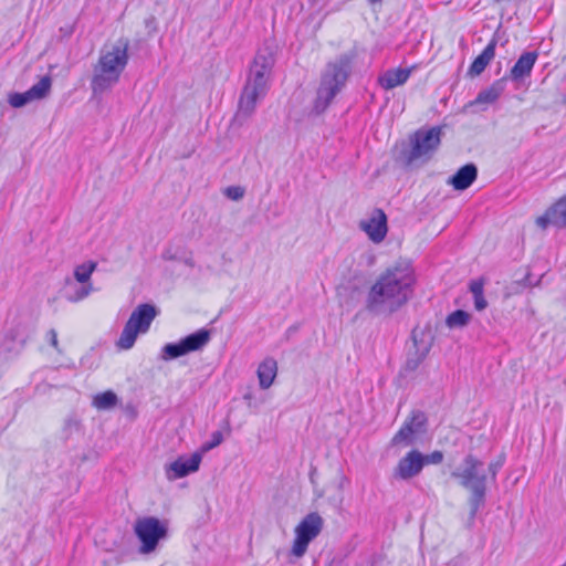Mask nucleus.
I'll use <instances>...</instances> for the list:
<instances>
[{"instance_id":"obj_7","label":"nucleus","mask_w":566,"mask_h":566,"mask_svg":"<svg viewBox=\"0 0 566 566\" xmlns=\"http://www.w3.org/2000/svg\"><path fill=\"white\" fill-rule=\"evenodd\" d=\"M441 142V128L431 127L429 129H419L411 137V149L407 155V163H426L438 149Z\"/></svg>"},{"instance_id":"obj_34","label":"nucleus","mask_w":566,"mask_h":566,"mask_svg":"<svg viewBox=\"0 0 566 566\" xmlns=\"http://www.w3.org/2000/svg\"><path fill=\"white\" fill-rule=\"evenodd\" d=\"M501 467H502V461H494L488 465V472H489L492 481L495 480L497 471L500 470Z\"/></svg>"},{"instance_id":"obj_27","label":"nucleus","mask_w":566,"mask_h":566,"mask_svg":"<svg viewBox=\"0 0 566 566\" xmlns=\"http://www.w3.org/2000/svg\"><path fill=\"white\" fill-rule=\"evenodd\" d=\"M557 214L554 206L549 207L544 214L536 218L535 223L538 228L545 230L549 224L558 228Z\"/></svg>"},{"instance_id":"obj_12","label":"nucleus","mask_w":566,"mask_h":566,"mask_svg":"<svg viewBox=\"0 0 566 566\" xmlns=\"http://www.w3.org/2000/svg\"><path fill=\"white\" fill-rule=\"evenodd\" d=\"M432 339V335L428 331L415 329L412 332L415 352L409 355L406 361V370L413 371L420 366L431 349Z\"/></svg>"},{"instance_id":"obj_38","label":"nucleus","mask_w":566,"mask_h":566,"mask_svg":"<svg viewBox=\"0 0 566 566\" xmlns=\"http://www.w3.org/2000/svg\"><path fill=\"white\" fill-rule=\"evenodd\" d=\"M346 482V479L344 476H340V483Z\"/></svg>"},{"instance_id":"obj_6","label":"nucleus","mask_w":566,"mask_h":566,"mask_svg":"<svg viewBox=\"0 0 566 566\" xmlns=\"http://www.w3.org/2000/svg\"><path fill=\"white\" fill-rule=\"evenodd\" d=\"M157 314V308L151 304L145 303L138 305L126 322L116 343L117 347L125 350L130 349L137 336L148 332Z\"/></svg>"},{"instance_id":"obj_9","label":"nucleus","mask_w":566,"mask_h":566,"mask_svg":"<svg viewBox=\"0 0 566 566\" xmlns=\"http://www.w3.org/2000/svg\"><path fill=\"white\" fill-rule=\"evenodd\" d=\"M323 518L316 512L307 514L295 527L291 554L297 558L305 555L308 544L318 536L323 528Z\"/></svg>"},{"instance_id":"obj_32","label":"nucleus","mask_w":566,"mask_h":566,"mask_svg":"<svg viewBox=\"0 0 566 566\" xmlns=\"http://www.w3.org/2000/svg\"><path fill=\"white\" fill-rule=\"evenodd\" d=\"M443 460V453L441 451H433L428 455H424V464L426 463H432V464H439Z\"/></svg>"},{"instance_id":"obj_36","label":"nucleus","mask_w":566,"mask_h":566,"mask_svg":"<svg viewBox=\"0 0 566 566\" xmlns=\"http://www.w3.org/2000/svg\"><path fill=\"white\" fill-rule=\"evenodd\" d=\"M474 297V307L478 311H483L488 306V302L483 294Z\"/></svg>"},{"instance_id":"obj_3","label":"nucleus","mask_w":566,"mask_h":566,"mask_svg":"<svg viewBox=\"0 0 566 566\" xmlns=\"http://www.w3.org/2000/svg\"><path fill=\"white\" fill-rule=\"evenodd\" d=\"M273 65L274 55L271 50L258 52L239 101L238 116L249 117L254 112L258 101L265 96Z\"/></svg>"},{"instance_id":"obj_20","label":"nucleus","mask_w":566,"mask_h":566,"mask_svg":"<svg viewBox=\"0 0 566 566\" xmlns=\"http://www.w3.org/2000/svg\"><path fill=\"white\" fill-rule=\"evenodd\" d=\"M259 384L262 389H268L272 386L276 374L277 363L273 358L264 359L258 367Z\"/></svg>"},{"instance_id":"obj_5","label":"nucleus","mask_w":566,"mask_h":566,"mask_svg":"<svg viewBox=\"0 0 566 566\" xmlns=\"http://www.w3.org/2000/svg\"><path fill=\"white\" fill-rule=\"evenodd\" d=\"M349 59L345 55L326 65L313 103L312 112L322 114L344 86L349 73Z\"/></svg>"},{"instance_id":"obj_37","label":"nucleus","mask_w":566,"mask_h":566,"mask_svg":"<svg viewBox=\"0 0 566 566\" xmlns=\"http://www.w3.org/2000/svg\"><path fill=\"white\" fill-rule=\"evenodd\" d=\"M381 0H368L369 3L374 4V3H377V2H380Z\"/></svg>"},{"instance_id":"obj_26","label":"nucleus","mask_w":566,"mask_h":566,"mask_svg":"<svg viewBox=\"0 0 566 566\" xmlns=\"http://www.w3.org/2000/svg\"><path fill=\"white\" fill-rule=\"evenodd\" d=\"M470 321V314L462 310H457L448 315L446 323L450 328L464 327Z\"/></svg>"},{"instance_id":"obj_22","label":"nucleus","mask_w":566,"mask_h":566,"mask_svg":"<svg viewBox=\"0 0 566 566\" xmlns=\"http://www.w3.org/2000/svg\"><path fill=\"white\" fill-rule=\"evenodd\" d=\"M504 91L503 81H496L488 88L481 91L471 105L493 104Z\"/></svg>"},{"instance_id":"obj_33","label":"nucleus","mask_w":566,"mask_h":566,"mask_svg":"<svg viewBox=\"0 0 566 566\" xmlns=\"http://www.w3.org/2000/svg\"><path fill=\"white\" fill-rule=\"evenodd\" d=\"M483 286L484 282L483 280H475L470 283V291L473 294V296H479L483 294Z\"/></svg>"},{"instance_id":"obj_24","label":"nucleus","mask_w":566,"mask_h":566,"mask_svg":"<svg viewBox=\"0 0 566 566\" xmlns=\"http://www.w3.org/2000/svg\"><path fill=\"white\" fill-rule=\"evenodd\" d=\"M52 85L50 76H43L38 83L28 90L32 101H39L48 96Z\"/></svg>"},{"instance_id":"obj_13","label":"nucleus","mask_w":566,"mask_h":566,"mask_svg":"<svg viewBox=\"0 0 566 566\" xmlns=\"http://www.w3.org/2000/svg\"><path fill=\"white\" fill-rule=\"evenodd\" d=\"M359 229L371 242L378 244L385 240L388 232L387 216L381 209H375L366 219L360 220Z\"/></svg>"},{"instance_id":"obj_39","label":"nucleus","mask_w":566,"mask_h":566,"mask_svg":"<svg viewBox=\"0 0 566 566\" xmlns=\"http://www.w3.org/2000/svg\"><path fill=\"white\" fill-rule=\"evenodd\" d=\"M566 566V565H565Z\"/></svg>"},{"instance_id":"obj_31","label":"nucleus","mask_w":566,"mask_h":566,"mask_svg":"<svg viewBox=\"0 0 566 566\" xmlns=\"http://www.w3.org/2000/svg\"><path fill=\"white\" fill-rule=\"evenodd\" d=\"M224 195L231 200H240L244 196V189L240 186H231L226 188Z\"/></svg>"},{"instance_id":"obj_18","label":"nucleus","mask_w":566,"mask_h":566,"mask_svg":"<svg viewBox=\"0 0 566 566\" xmlns=\"http://www.w3.org/2000/svg\"><path fill=\"white\" fill-rule=\"evenodd\" d=\"M411 74V69H395L385 72L379 76L380 86L387 91L400 86L407 82Z\"/></svg>"},{"instance_id":"obj_8","label":"nucleus","mask_w":566,"mask_h":566,"mask_svg":"<svg viewBox=\"0 0 566 566\" xmlns=\"http://www.w3.org/2000/svg\"><path fill=\"white\" fill-rule=\"evenodd\" d=\"M134 530L142 543L139 551L144 554L154 552L158 542L165 539L168 533L167 523H161L158 518L153 516L137 520Z\"/></svg>"},{"instance_id":"obj_16","label":"nucleus","mask_w":566,"mask_h":566,"mask_svg":"<svg viewBox=\"0 0 566 566\" xmlns=\"http://www.w3.org/2000/svg\"><path fill=\"white\" fill-rule=\"evenodd\" d=\"M478 169L473 164H467L461 167L450 179L449 184L455 190H465L468 189L476 179Z\"/></svg>"},{"instance_id":"obj_2","label":"nucleus","mask_w":566,"mask_h":566,"mask_svg":"<svg viewBox=\"0 0 566 566\" xmlns=\"http://www.w3.org/2000/svg\"><path fill=\"white\" fill-rule=\"evenodd\" d=\"M128 62V42L118 41L105 44L99 52L97 63L93 67L91 87L93 93L102 94L112 88L120 77Z\"/></svg>"},{"instance_id":"obj_30","label":"nucleus","mask_w":566,"mask_h":566,"mask_svg":"<svg viewBox=\"0 0 566 566\" xmlns=\"http://www.w3.org/2000/svg\"><path fill=\"white\" fill-rule=\"evenodd\" d=\"M553 206L557 214L558 228H566V196Z\"/></svg>"},{"instance_id":"obj_21","label":"nucleus","mask_w":566,"mask_h":566,"mask_svg":"<svg viewBox=\"0 0 566 566\" xmlns=\"http://www.w3.org/2000/svg\"><path fill=\"white\" fill-rule=\"evenodd\" d=\"M92 291L93 286L91 283L77 285L73 281L66 280L64 296L69 302L77 303L86 298Z\"/></svg>"},{"instance_id":"obj_17","label":"nucleus","mask_w":566,"mask_h":566,"mask_svg":"<svg viewBox=\"0 0 566 566\" xmlns=\"http://www.w3.org/2000/svg\"><path fill=\"white\" fill-rule=\"evenodd\" d=\"M537 60L536 52L523 53L514 66L510 71V76L513 81H520L531 74V71Z\"/></svg>"},{"instance_id":"obj_35","label":"nucleus","mask_w":566,"mask_h":566,"mask_svg":"<svg viewBox=\"0 0 566 566\" xmlns=\"http://www.w3.org/2000/svg\"><path fill=\"white\" fill-rule=\"evenodd\" d=\"M46 339L49 340V343L56 349V350H60L59 349V340H57V334L55 332V329H50L48 333H46Z\"/></svg>"},{"instance_id":"obj_11","label":"nucleus","mask_w":566,"mask_h":566,"mask_svg":"<svg viewBox=\"0 0 566 566\" xmlns=\"http://www.w3.org/2000/svg\"><path fill=\"white\" fill-rule=\"evenodd\" d=\"M426 416L422 412H413L391 439L392 446L409 447L417 442L426 431Z\"/></svg>"},{"instance_id":"obj_25","label":"nucleus","mask_w":566,"mask_h":566,"mask_svg":"<svg viewBox=\"0 0 566 566\" xmlns=\"http://www.w3.org/2000/svg\"><path fill=\"white\" fill-rule=\"evenodd\" d=\"M96 268V263L87 262L80 264L74 270V279L81 284H88L92 273Z\"/></svg>"},{"instance_id":"obj_19","label":"nucleus","mask_w":566,"mask_h":566,"mask_svg":"<svg viewBox=\"0 0 566 566\" xmlns=\"http://www.w3.org/2000/svg\"><path fill=\"white\" fill-rule=\"evenodd\" d=\"M495 46L496 41H490V43L484 48L482 53L474 59L469 69V74L471 76H478L485 70V67L489 65V63L493 60L495 55Z\"/></svg>"},{"instance_id":"obj_28","label":"nucleus","mask_w":566,"mask_h":566,"mask_svg":"<svg viewBox=\"0 0 566 566\" xmlns=\"http://www.w3.org/2000/svg\"><path fill=\"white\" fill-rule=\"evenodd\" d=\"M8 102L12 107L20 108L33 101L28 91H25L23 93H10L8 95Z\"/></svg>"},{"instance_id":"obj_1","label":"nucleus","mask_w":566,"mask_h":566,"mask_svg":"<svg viewBox=\"0 0 566 566\" xmlns=\"http://www.w3.org/2000/svg\"><path fill=\"white\" fill-rule=\"evenodd\" d=\"M415 282L409 261H398L382 272L369 289L366 307L375 314H391L410 297Z\"/></svg>"},{"instance_id":"obj_29","label":"nucleus","mask_w":566,"mask_h":566,"mask_svg":"<svg viewBox=\"0 0 566 566\" xmlns=\"http://www.w3.org/2000/svg\"><path fill=\"white\" fill-rule=\"evenodd\" d=\"M223 441V436L220 431H214L212 434H211V440L208 441V442H205L201 447H200V450L199 451H196L195 453H201V457L212 450L213 448L218 447L219 444H221Z\"/></svg>"},{"instance_id":"obj_4","label":"nucleus","mask_w":566,"mask_h":566,"mask_svg":"<svg viewBox=\"0 0 566 566\" xmlns=\"http://www.w3.org/2000/svg\"><path fill=\"white\" fill-rule=\"evenodd\" d=\"M459 484L469 493L470 520L473 521L486 495L488 476L484 463L473 454H468L462 463L451 473Z\"/></svg>"},{"instance_id":"obj_14","label":"nucleus","mask_w":566,"mask_h":566,"mask_svg":"<svg viewBox=\"0 0 566 566\" xmlns=\"http://www.w3.org/2000/svg\"><path fill=\"white\" fill-rule=\"evenodd\" d=\"M423 465L424 455L418 450H411L398 461L392 475L398 480H410L421 472Z\"/></svg>"},{"instance_id":"obj_23","label":"nucleus","mask_w":566,"mask_h":566,"mask_svg":"<svg viewBox=\"0 0 566 566\" xmlns=\"http://www.w3.org/2000/svg\"><path fill=\"white\" fill-rule=\"evenodd\" d=\"M118 403V397L112 390L97 394L93 397V407L97 410H109Z\"/></svg>"},{"instance_id":"obj_15","label":"nucleus","mask_w":566,"mask_h":566,"mask_svg":"<svg viewBox=\"0 0 566 566\" xmlns=\"http://www.w3.org/2000/svg\"><path fill=\"white\" fill-rule=\"evenodd\" d=\"M201 463V453H192L189 458L180 457L165 467V474L169 481L181 479L196 472Z\"/></svg>"},{"instance_id":"obj_10","label":"nucleus","mask_w":566,"mask_h":566,"mask_svg":"<svg viewBox=\"0 0 566 566\" xmlns=\"http://www.w3.org/2000/svg\"><path fill=\"white\" fill-rule=\"evenodd\" d=\"M209 340L210 332L203 328L199 329L180 339L178 343L166 344L161 349V358L163 360H170L200 350Z\"/></svg>"}]
</instances>
